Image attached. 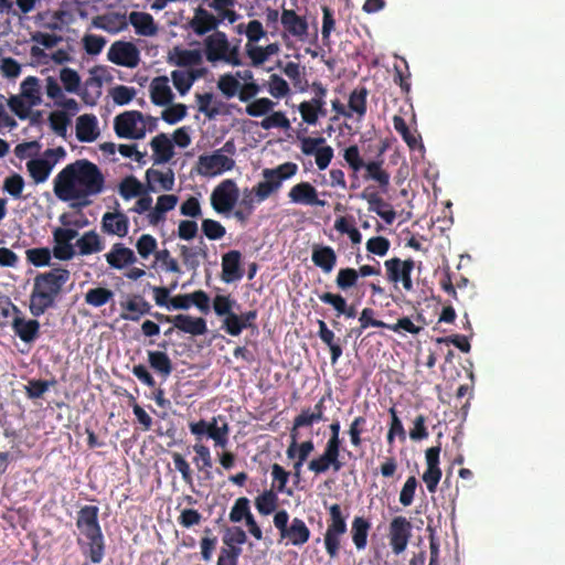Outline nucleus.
<instances>
[{
    "label": "nucleus",
    "mask_w": 565,
    "mask_h": 565,
    "mask_svg": "<svg viewBox=\"0 0 565 565\" xmlns=\"http://www.w3.org/2000/svg\"><path fill=\"white\" fill-rule=\"evenodd\" d=\"M120 306L125 310L120 313V318L130 321H139L142 316L150 313L151 310V306L141 296L121 302Z\"/></svg>",
    "instance_id": "32"
},
{
    "label": "nucleus",
    "mask_w": 565,
    "mask_h": 565,
    "mask_svg": "<svg viewBox=\"0 0 565 565\" xmlns=\"http://www.w3.org/2000/svg\"><path fill=\"white\" fill-rule=\"evenodd\" d=\"M192 448L195 452L193 462L196 465L199 471L205 472L209 477L210 469H212V467H213L212 457H211L209 446L199 441V443L194 444Z\"/></svg>",
    "instance_id": "49"
},
{
    "label": "nucleus",
    "mask_w": 565,
    "mask_h": 565,
    "mask_svg": "<svg viewBox=\"0 0 565 565\" xmlns=\"http://www.w3.org/2000/svg\"><path fill=\"white\" fill-rule=\"evenodd\" d=\"M235 168L233 158L215 150L210 154H201L198 159L196 172L203 177H215Z\"/></svg>",
    "instance_id": "14"
},
{
    "label": "nucleus",
    "mask_w": 565,
    "mask_h": 565,
    "mask_svg": "<svg viewBox=\"0 0 565 565\" xmlns=\"http://www.w3.org/2000/svg\"><path fill=\"white\" fill-rule=\"evenodd\" d=\"M319 300L322 303L330 305L335 309L337 316L344 315L348 318H353L356 310L353 306H348L347 300L340 294H332V291H324L319 294Z\"/></svg>",
    "instance_id": "36"
},
{
    "label": "nucleus",
    "mask_w": 565,
    "mask_h": 565,
    "mask_svg": "<svg viewBox=\"0 0 565 565\" xmlns=\"http://www.w3.org/2000/svg\"><path fill=\"white\" fill-rule=\"evenodd\" d=\"M278 504V497L273 489L265 490L255 499V507L263 515H269Z\"/></svg>",
    "instance_id": "51"
},
{
    "label": "nucleus",
    "mask_w": 565,
    "mask_h": 565,
    "mask_svg": "<svg viewBox=\"0 0 565 565\" xmlns=\"http://www.w3.org/2000/svg\"><path fill=\"white\" fill-rule=\"evenodd\" d=\"M26 169L35 183H43L50 178L52 163L47 162V159L43 153V157L41 158L30 159L26 163Z\"/></svg>",
    "instance_id": "38"
},
{
    "label": "nucleus",
    "mask_w": 565,
    "mask_h": 565,
    "mask_svg": "<svg viewBox=\"0 0 565 565\" xmlns=\"http://www.w3.org/2000/svg\"><path fill=\"white\" fill-rule=\"evenodd\" d=\"M220 23V19L207 12L204 8L199 7L194 11V15L190 21V26L196 35L203 36L207 32H212V30L215 32Z\"/></svg>",
    "instance_id": "29"
},
{
    "label": "nucleus",
    "mask_w": 565,
    "mask_h": 565,
    "mask_svg": "<svg viewBox=\"0 0 565 565\" xmlns=\"http://www.w3.org/2000/svg\"><path fill=\"white\" fill-rule=\"evenodd\" d=\"M189 429L198 441H202L204 437H207L213 440L215 448L225 449L228 445V423L224 422L222 426H217L216 417H212L211 420L200 419L198 422H190Z\"/></svg>",
    "instance_id": "8"
},
{
    "label": "nucleus",
    "mask_w": 565,
    "mask_h": 565,
    "mask_svg": "<svg viewBox=\"0 0 565 565\" xmlns=\"http://www.w3.org/2000/svg\"><path fill=\"white\" fill-rule=\"evenodd\" d=\"M328 529L324 534V546L331 557H337L340 550V539L347 533V518L340 504L333 503L328 507Z\"/></svg>",
    "instance_id": "7"
},
{
    "label": "nucleus",
    "mask_w": 565,
    "mask_h": 565,
    "mask_svg": "<svg viewBox=\"0 0 565 565\" xmlns=\"http://www.w3.org/2000/svg\"><path fill=\"white\" fill-rule=\"evenodd\" d=\"M289 475L290 473L278 463L273 465L271 479L273 486L277 490V493H287L288 495H291V490H286V484L288 482Z\"/></svg>",
    "instance_id": "58"
},
{
    "label": "nucleus",
    "mask_w": 565,
    "mask_h": 565,
    "mask_svg": "<svg viewBox=\"0 0 565 565\" xmlns=\"http://www.w3.org/2000/svg\"><path fill=\"white\" fill-rule=\"evenodd\" d=\"M97 118L90 114H84L77 118L76 137L82 142H93L97 139Z\"/></svg>",
    "instance_id": "33"
},
{
    "label": "nucleus",
    "mask_w": 565,
    "mask_h": 565,
    "mask_svg": "<svg viewBox=\"0 0 565 565\" xmlns=\"http://www.w3.org/2000/svg\"><path fill=\"white\" fill-rule=\"evenodd\" d=\"M319 332L318 335L323 343L330 348L331 362L334 364L342 354V348L334 341V332L328 328L324 320H318Z\"/></svg>",
    "instance_id": "45"
},
{
    "label": "nucleus",
    "mask_w": 565,
    "mask_h": 565,
    "mask_svg": "<svg viewBox=\"0 0 565 565\" xmlns=\"http://www.w3.org/2000/svg\"><path fill=\"white\" fill-rule=\"evenodd\" d=\"M370 533V523L364 516H355L351 524L352 541L358 550H364L367 546V534Z\"/></svg>",
    "instance_id": "39"
},
{
    "label": "nucleus",
    "mask_w": 565,
    "mask_h": 565,
    "mask_svg": "<svg viewBox=\"0 0 565 565\" xmlns=\"http://www.w3.org/2000/svg\"><path fill=\"white\" fill-rule=\"evenodd\" d=\"M341 443L327 441L323 452L309 461L308 470L315 475H322L333 469V472H339L344 463L340 460Z\"/></svg>",
    "instance_id": "13"
},
{
    "label": "nucleus",
    "mask_w": 565,
    "mask_h": 565,
    "mask_svg": "<svg viewBox=\"0 0 565 565\" xmlns=\"http://www.w3.org/2000/svg\"><path fill=\"white\" fill-rule=\"evenodd\" d=\"M217 88L222 92L225 98L231 99L239 93V82L237 77L232 74H224L220 76L217 81Z\"/></svg>",
    "instance_id": "57"
},
{
    "label": "nucleus",
    "mask_w": 565,
    "mask_h": 565,
    "mask_svg": "<svg viewBox=\"0 0 565 565\" xmlns=\"http://www.w3.org/2000/svg\"><path fill=\"white\" fill-rule=\"evenodd\" d=\"M359 274L354 268H341L335 276V286L341 290H349L356 286Z\"/></svg>",
    "instance_id": "54"
},
{
    "label": "nucleus",
    "mask_w": 565,
    "mask_h": 565,
    "mask_svg": "<svg viewBox=\"0 0 565 565\" xmlns=\"http://www.w3.org/2000/svg\"><path fill=\"white\" fill-rule=\"evenodd\" d=\"M129 218L121 212H106L102 218V230L108 235L125 237L128 234Z\"/></svg>",
    "instance_id": "26"
},
{
    "label": "nucleus",
    "mask_w": 565,
    "mask_h": 565,
    "mask_svg": "<svg viewBox=\"0 0 565 565\" xmlns=\"http://www.w3.org/2000/svg\"><path fill=\"white\" fill-rule=\"evenodd\" d=\"M150 147L153 151V163L163 164L170 162L174 156L173 142L166 134H159L150 141Z\"/></svg>",
    "instance_id": "31"
},
{
    "label": "nucleus",
    "mask_w": 565,
    "mask_h": 565,
    "mask_svg": "<svg viewBox=\"0 0 565 565\" xmlns=\"http://www.w3.org/2000/svg\"><path fill=\"white\" fill-rule=\"evenodd\" d=\"M274 106L275 104L273 100L268 98H259L249 103L245 107V111L252 117H259L269 114Z\"/></svg>",
    "instance_id": "61"
},
{
    "label": "nucleus",
    "mask_w": 565,
    "mask_h": 565,
    "mask_svg": "<svg viewBox=\"0 0 565 565\" xmlns=\"http://www.w3.org/2000/svg\"><path fill=\"white\" fill-rule=\"evenodd\" d=\"M248 516H253L249 508V500L247 498H238L230 512V520L232 522H241L242 520H245L246 522Z\"/></svg>",
    "instance_id": "59"
},
{
    "label": "nucleus",
    "mask_w": 565,
    "mask_h": 565,
    "mask_svg": "<svg viewBox=\"0 0 565 565\" xmlns=\"http://www.w3.org/2000/svg\"><path fill=\"white\" fill-rule=\"evenodd\" d=\"M105 256L109 267L118 270L131 266L137 262L135 252L124 246L121 243L113 244V247H110V250Z\"/></svg>",
    "instance_id": "24"
},
{
    "label": "nucleus",
    "mask_w": 565,
    "mask_h": 565,
    "mask_svg": "<svg viewBox=\"0 0 565 565\" xmlns=\"http://www.w3.org/2000/svg\"><path fill=\"white\" fill-rule=\"evenodd\" d=\"M118 192L124 200H131L138 198V195H145L147 189L136 177L129 175L120 181Z\"/></svg>",
    "instance_id": "40"
},
{
    "label": "nucleus",
    "mask_w": 565,
    "mask_h": 565,
    "mask_svg": "<svg viewBox=\"0 0 565 565\" xmlns=\"http://www.w3.org/2000/svg\"><path fill=\"white\" fill-rule=\"evenodd\" d=\"M384 266L388 281L393 282L395 287L401 282L405 290H413L412 273L415 264L412 258L402 260L401 257H392L384 263Z\"/></svg>",
    "instance_id": "11"
},
{
    "label": "nucleus",
    "mask_w": 565,
    "mask_h": 565,
    "mask_svg": "<svg viewBox=\"0 0 565 565\" xmlns=\"http://www.w3.org/2000/svg\"><path fill=\"white\" fill-rule=\"evenodd\" d=\"M242 277V252L232 249L223 254L221 279L230 284L239 280Z\"/></svg>",
    "instance_id": "20"
},
{
    "label": "nucleus",
    "mask_w": 565,
    "mask_h": 565,
    "mask_svg": "<svg viewBox=\"0 0 565 565\" xmlns=\"http://www.w3.org/2000/svg\"><path fill=\"white\" fill-rule=\"evenodd\" d=\"M366 175L365 179L374 180L379 183L380 188L385 191L390 185V174L382 169V161H369L365 163Z\"/></svg>",
    "instance_id": "50"
},
{
    "label": "nucleus",
    "mask_w": 565,
    "mask_h": 565,
    "mask_svg": "<svg viewBox=\"0 0 565 565\" xmlns=\"http://www.w3.org/2000/svg\"><path fill=\"white\" fill-rule=\"evenodd\" d=\"M146 181H147V192H158V191H170L174 188L175 184V175L172 170H168L167 172H161L154 169H148L146 172Z\"/></svg>",
    "instance_id": "27"
},
{
    "label": "nucleus",
    "mask_w": 565,
    "mask_h": 565,
    "mask_svg": "<svg viewBox=\"0 0 565 565\" xmlns=\"http://www.w3.org/2000/svg\"><path fill=\"white\" fill-rule=\"evenodd\" d=\"M45 82L46 96L49 99L53 100L55 106L73 113L79 110V105L75 99L66 98L57 78L49 76Z\"/></svg>",
    "instance_id": "22"
},
{
    "label": "nucleus",
    "mask_w": 565,
    "mask_h": 565,
    "mask_svg": "<svg viewBox=\"0 0 565 565\" xmlns=\"http://www.w3.org/2000/svg\"><path fill=\"white\" fill-rule=\"evenodd\" d=\"M113 299L114 294L111 289L100 286L89 288L87 292L84 295L85 303L94 308L103 307L110 302Z\"/></svg>",
    "instance_id": "41"
},
{
    "label": "nucleus",
    "mask_w": 565,
    "mask_h": 565,
    "mask_svg": "<svg viewBox=\"0 0 565 565\" xmlns=\"http://www.w3.org/2000/svg\"><path fill=\"white\" fill-rule=\"evenodd\" d=\"M205 58L215 63L224 61L232 66H242L238 46H231L224 31H215L204 40Z\"/></svg>",
    "instance_id": "5"
},
{
    "label": "nucleus",
    "mask_w": 565,
    "mask_h": 565,
    "mask_svg": "<svg viewBox=\"0 0 565 565\" xmlns=\"http://www.w3.org/2000/svg\"><path fill=\"white\" fill-rule=\"evenodd\" d=\"M129 22L136 29V32L140 36H154L158 32V26L151 14L147 12H131L129 14Z\"/></svg>",
    "instance_id": "34"
},
{
    "label": "nucleus",
    "mask_w": 565,
    "mask_h": 565,
    "mask_svg": "<svg viewBox=\"0 0 565 565\" xmlns=\"http://www.w3.org/2000/svg\"><path fill=\"white\" fill-rule=\"evenodd\" d=\"M289 513L286 510H278L273 516L275 529L279 532L281 540H287V544L302 546L310 539V531L306 526V521L301 518H294L288 525Z\"/></svg>",
    "instance_id": "6"
},
{
    "label": "nucleus",
    "mask_w": 565,
    "mask_h": 565,
    "mask_svg": "<svg viewBox=\"0 0 565 565\" xmlns=\"http://www.w3.org/2000/svg\"><path fill=\"white\" fill-rule=\"evenodd\" d=\"M199 76L200 72L198 71L185 72L177 70L171 73L173 84L181 96H183V94H185L191 88Z\"/></svg>",
    "instance_id": "47"
},
{
    "label": "nucleus",
    "mask_w": 565,
    "mask_h": 565,
    "mask_svg": "<svg viewBox=\"0 0 565 565\" xmlns=\"http://www.w3.org/2000/svg\"><path fill=\"white\" fill-rule=\"evenodd\" d=\"M149 366L162 377H168L173 372V364L171 358L164 351H148Z\"/></svg>",
    "instance_id": "35"
},
{
    "label": "nucleus",
    "mask_w": 565,
    "mask_h": 565,
    "mask_svg": "<svg viewBox=\"0 0 565 565\" xmlns=\"http://www.w3.org/2000/svg\"><path fill=\"white\" fill-rule=\"evenodd\" d=\"M239 200V188L233 179H225L211 192L210 203L212 209L221 214L233 211Z\"/></svg>",
    "instance_id": "10"
},
{
    "label": "nucleus",
    "mask_w": 565,
    "mask_h": 565,
    "mask_svg": "<svg viewBox=\"0 0 565 565\" xmlns=\"http://www.w3.org/2000/svg\"><path fill=\"white\" fill-rule=\"evenodd\" d=\"M311 262L324 274H330L337 267V252L330 245L313 244L311 246Z\"/></svg>",
    "instance_id": "21"
},
{
    "label": "nucleus",
    "mask_w": 565,
    "mask_h": 565,
    "mask_svg": "<svg viewBox=\"0 0 565 565\" xmlns=\"http://www.w3.org/2000/svg\"><path fill=\"white\" fill-rule=\"evenodd\" d=\"M149 95L151 103L159 107L169 106L174 100V93L167 76H157L150 82Z\"/></svg>",
    "instance_id": "19"
},
{
    "label": "nucleus",
    "mask_w": 565,
    "mask_h": 565,
    "mask_svg": "<svg viewBox=\"0 0 565 565\" xmlns=\"http://www.w3.org/2000/svg\"><path fill=\"white\" fill-rule=\"evenodd\" d=\"M71 119L66 111L56 110L52 111L49 115V124L50 128L54 134L60 137H65L67 134V126L70 125Z\"/></svg>",
    "instance_id": "53"
},
{
    "label": "nucleus",
    "mask_w": 565,
    "mask_h": 565,
    "mask_svg": "<svg viewBox=\"0 0 565 565\" xmlns=\"http://www.w3.org/2000/svg\"><path fill=\"white\" fill-rule=\"evenodd\" d=\"M99 508L84 505L77 512L76 526L79 531L77 544L84 557L93 564H100L105 557V536L99 523Z\"/></svg>",
    "instance_id": "2"
},
{
    "label": "nucleus",
    "mask_w": 565,
    "mask_h": 565,
    "mask_svg": "<svg viewBox=\"0 0 565 565\" xmlns=\"http://www.w3.org/2000/svg\"><path fill=\"white\" fill-rule=\"evenodd\" d=\"M412 536V523L403 515L395 516L390 523V544L396 554H401Z\"/></svg>",
    "instance_id": "17"
},
{
    "label": "nucleus",
    "mask_w": 565,
    "mask_h": 565,
    "mask_svg": "<svg viewBox=\"0 0 565 565\" xmlns=\"http://www.w3.org/2000/svg\"><path fill=\"white\" fill-rule=\"evenodd\" d=\"M143 120L145 116L139 110L124 111L114 118V131L118 138L143 139L147 135V128L145 124L138 125L143 122Z\"/></svg>",
    "instance_id": "9"
},
{
    "label": "nucleus",
    "mask_w": 565,
    "mask_h": 565,
    "mask_svg": "<svg viewBox=\"0 0 565 565\" xmlns=\"http://www.w3.org/2000/svg\"><path fill=\"white\" fill-rule=\"evenodd\" d=\"M179 250L183 265L190 270H196L200 267V256L206 257V247H189L181 245Z\"/></svg>",
    "instance_id": "42"
},
{
    "label": "nucleus",
    "mask_w": 565,
    "mask_h": 565,
    "mask_svg": "<svg viewBox=\"0 0 565 565\" xmlns=\"http://www.w3.org/2000/svg\"><path fill=\"white\" fill-rule=\"evenodd\" d=\"M241 555L242 546H224L220 550L216 565H238Z\"/></svg>",
    "instance_id": "62"
},
{
    "label": "nucleus",
    "mask_w": 565,
    "mask_h": 565,
    "mask_svg": "<svg viewBox=\"0 0 565 565\" xmlns=\"http://www.w3.org/2000/svg\"><path fill=\"white\" fill-rule=\"evenodd\" d=\"M288 199L291 203L301 204L307 206H326L327 202L318 199L317 189L309 182L302 181L294 186L288 192Z\"/></svg>",
    "instance_id": "18"
},
{
    "label": "nucleus",
    "mask_w": 565,
    "mask_h": 565,
    "mask_svg": "<svg viewBox=\"0 0 565 565\" xmlns=\"http://www.w3.org/2000/svg\"><path fill=\"white\" fill-rule=\"evenodd\" d=\"M58 79L67 93L81 94V75L77 71L64 67L60 71Z\"/></svg>",
    "instance_id": "48"
},
{
    "label": "nucleus",
    "mask_w": 565,
    "mask_h": 565,
    "mask_svg": "<svg viewBox=\"0 0 565 565\" xmlns=\"http://www.w3.org/2000/svg\"><path fill=\"white\" fill-rule=\"evenodd\" d=\"M365 433H367V418L366 416L359 415L352 419L349 425L348 435L350 437V443L353 447H361L364 443V438L362 437Z\"/></svg>",
    "instance_id": "46"
},
{
    "label": "nucleus",
    "mask_w": 565,
    "mask_h": 565,
    "mask_svg": "<svg viewBox=\"0 0 565 565\" xmlns=\"http://www.w3.org/2000/svg\"><path fill=\"white\" fill-rule=\"evenodd\" d=\"M362 199L369 203V211L376 213L387 224H392L395 221L396 212L392 205L379 196L376 192H370L367 194L366 191H364Z\"/></svg>",
    "instance_id": "30"
},
{
    "label": "nucleus",
    "mask_w": 565,
    "mask_h": 565,
    "mask_svg": "<svg viewBox=\"0 0 565 565\" xmlns=\"http://www.w3.org/2000/svg\"><path fill=\"white\" fill-rule=\"evenodd\" d=\"M166 107L161 118L168 124H177L186 116V107L183 104H171Z\"/></svg>",
    "instance_id": "63"
},
{
    "label": "nucleus",
    "mask_w": 565,
    "mask_h": 565,
    "mask_svg": "<svg viewBox=\"0 0 565 565\" xmlns=\"http://www.w3.org/2000/svg\"><path fill=\"white\" fill-rule=\"evenodd\" d=\"M173 324L177 330L193 337L204 335L209 331L206 319L203 317L179 313L173 316Z\"/></svg>",
    "instance_id": "25"
},
{
    "label": "nucleus",
    "mask_w": 565,
    "mask_h": 565,
    "mask_svg": "<svg viewBox=\"0 0 565 565\" xmlns=\"http://www.w3.org/2000/svg\"><path fill=\"white\" fill-rule=\"evenodd\" d=\"M105 189V175L100 169L87 161L77 159L66 166L53 180V192L62 202L77 201L73 206L83 209L90 204L88 198L99 195Z\"/></svg>",
    "instance_id": "1"
},
{
    "label": "nucleus",
    "mask_w": 565,
    "mask_h": 565,
    "mask_svg": "<svg viewBox=\"0 0 565 565\" xmlns=\"http://www.w3.org/2000/svg\"><path fill=\"white\" fill-rule=\"evenodd\" d=\"M76 245L82 255L98 253L104 249V243L95 231L84 233Z\"/></svg>",
    "instance_id": "44"
},
{
    "label": "nucleus",
    "mask_w": 565,
    "mask_h": 565,
    "mask_svg": "<svg viewBox=\"0 0 565 565\" xmlns=\"http://www.w3.org/2000/svg\"><path fill=\"white\" fill-rule=\"evenodd\" d=\"M256 318V310H249L241 315H231L228 320H223L222 328L228 335L238 337L245 328H254Z\"/></svg>",
    "instance_id": "28"
},
{
    "label": "nucleus",
    "mask_w": 565,
    "mask_h": 565,
    "mask_svg": "<svg viewBox=\"0 0 565 565\" xmlns=\"http://www.w3.org/2000/svg\"><path fill=\"white\" fill-rule=\"evenodd\" d=\"M136 247H137V250L140 254V256L143 258H147L152 253L156 254V252H158L157 250V239L149 234H143L137 241Z\"/></svg>",
    "instance_id": "64"
},
{
    "label": "nucleus",
    "mask_w": 565,
    "mask_h": 565,
    "mask_svg": "<svg viewBox=\"0 0 565 565\" xmlns=\"http://www.w3.org/2000/svg\"><path fill=\"white\" fill-rule=\"evenodd\" d=\"M107 57L114 65L136 68L139 66L141 53L132 42L115 41L109 46Z\"/></svg>",
    "instance_id": "12"
},
{
    "label": "nucleus",
    "mask_w": 565,
    "mask_h": 565,
    "mask_svg": "<svg viewBox=\"0 0 565 565\" xmlns=\"http://www.w3.org/2000/svg\"><path fill=\"white\" fill-rule=\"evenodd\" d=\"M202 231L205 237L210 241L221 239L226 234L224 225H222L218 221L212 218L203 220Z\"/></svg>",
    "instance_id": "60"
},
{
    "label": "nucleus",
    "mask_w": 565,
    "mask_h": 565,
    "mask_svg": "<svg viewBox=\"0 0 565 565\" xmlns=\"http://www.w3.org/2000/svg\"><path fill=\"white\" fill-rule=\"evenodd\" d=\"M236 300L231 296H215L212 301V307L216 316L224 317V320H228L231 315H236L233 311Z\"/></svg>",
    "instance_id": "52"
},
{
    "label": "nucleus",
    "mask_w": 565,
    "mask_h": 565,
    "mask_svg": "<svg viewBox=\"0 0 565 565\" xmlns=\"http://www.w3.org/2000/svg\"><path fill=\"white\" fill-rule=\"evenodd\" d=\"M280 22L288 34L303 40L308 32L306 17L299 15L295 10L282 9Z\"/></svg>",
    "instance_id": "23"
},
{
    "label": "nucleus",
    "mask_w": 565,
    "mask_h": 565,
    "mask_svg": "<svg viewBox=\"0 0 565 565\" xmlns=\"http://www.w3.org/2000/svg\"><path fill=\"white\" fill-rule=\"evenodd\" d=\"M54 246L52 254L61 262H68L75 255V248L72 241L78 236V232L71 227H55L52 232Z\"/></svg>",
    "instance_id": "16"
},
{
    "label": "nucleus",
    "mask_w": 565,
    "mask_h": 565,
    "mask_svg": "<svg viewBox=\"0 0 565 565\" xmlns=\"http://www.w3.org/2000/svg\"><path fill=\"white\" fill-rule=\"evenodd\" d=\"M20 96L33 106L42 104L40 79L35 76H28L20 84Z\"/></svg>",
    "instance_id": "37"
},
{
    "label": "nucleus",
    "mask_w": 565,
    "mask_h": 565,
    "mask_svg": "<svg viewBox=\"0 0 565 565\" xmlns=\"http://www.w3.org/2000/svg\"><path fill=\"white\" fill-rule=\"evenodd\" d=\"M11 327L15 335L24 343H33L40 337L41 323L38 319L26 318L23 312L13 306Z\"/></svg>",
    "instance_id": "15"
},
{
    "label": "nucleus",
    "mask_w": 565,
    "mask_h": 565,
    "mask_svg": "<svg viewBox=\"0 0 565 565\" xmlns=\"http://www.w3.org/2000/svg\"><path fill=\"white\" fill-rule=\"evenodd\" d=\"M298 170V166L292 161H286L274 169H264L262 172L263 180L254 185L256 202H265L271 195H275L280 190L282 182L295 177Z\"/></svg>",
    "instance_id": "4"
},
{
    "label": "nucleus",
    "mask_w": 565,
    "mask_h": 565,
    "mask_svg": "<svg viewBox=\"0 0 565 565\" xmlns=\"http://www.w3.org/2000/svg\"><path fill=\"white\" fill-rule=\"evenodd\" d=\"M394 122V129L397 131V134L402 137V139L405 141V143L411 149H416L419 145V139L416 138L411 131L409 128L403 117L399 115L394 116L393 118Z\"/></svg>",
    "instance_id": "56"
},
{
    "label": "nucleus",
    "mask_w": 565,
    "mask_h": 565,
    "mask_svg": "<svg viewBox=\"0 0 565 565\" xmlns=\"http://www.w3.org/2000/svg\"><path fill=\"white\" fill-rule=\"evenodd\" d=\"M348 107L352 113L364 117L367 111V88L365 86L353 89L349 96Z\"/></svg>",
    "instance_id": "43"
},
{
    "label": "nucleus",
    "mask_w": 565,
    "mask_h": 565,
    "mask_svg": "<svg viewBox=\"0 0 565 565\" xmlns=\"http://www.w3.org/2000/svg\"><path fill=\"white\" fill-rule=\"evenodd\" d=\"M70 278V270L62 267L38 274L33 279V289L30 294L29 310L31 315L36 318L53 308Z\"/></svg>",
    "instance_id": "3"
},
{
    "label": "nucleus",
    "mask_w": 565,
    "mask_h": 565,
    "mask_svg": "<svg viewBox=\"0 0 565 565\" xmlns=\"http://www.w3.org/2000/svg\"><path fill=\"white\" fill-rule=\"evenodd\" d=\"M51 250L47 247H34L25 250L26 262L35 267L50 265Z\"/></svg>",
    "instance_id": "55"
}]
</instances>
